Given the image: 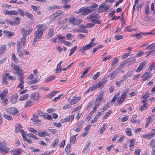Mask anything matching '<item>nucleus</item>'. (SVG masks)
<instances>
[{"label":"nucleus","instance_id":"b1692460","mask_svg":"<svg viewBox=\"0 0 155 155\" xmlns=\"http://www.w3.org/2000/svg\"><path fill=\"white\" fill-rule=\"evenodd\" d=\"M58 92V91H52L47 95L46 97L48 98L51 99Z\"/></svg>","mask_w":155,"mask_h":155},{"label":"nucleus","instance_id":"c9c22d12","mask_svg":"<svg viewBox=\"0 0 155 155\" xmlns=\"http://www.w3.org/2000/svg\"><path fill=\"white\" fill-rule=\"evenodd\" d=\"M147 107V103L144 104H143L140 106V108L139 109V110L141 111H143L144 110H145Z\"/></svg>","mask_w":155,"mask_h":155},{"label":"nucleus","instance_id":"f3484780","mask_svg":"<svg viewBox=\"0 0 155 155\" xmlns=\"http://www.w3.org/2000/svg\"><path fill=\"white\" fill-rule=\"evenodd\" d=\"M100 12H103L106 11L109 9V7L105 4H101L100 6Z\"/></svg>","mask_w":155,"mask_h":155},{"label":"nucleus","instance_id":"dca6fc26","mask_svg":"<svg viewBox=\"0 0 155 155\" xmlns=\"http://www.w3.org/2000/svg\"><path fill=\"white\" fill-rule=\"evenodd\" d=\"M34 102L33 101L29 99L26 101L24 103L25 107H31L34 104Z\"/></svg>","mask_w":155,"mask_h":155},{"label":"nucleus","instance_id":"473e14b6","mask_svg":"<svg viewBox=\"0 0 155 155\" xmlns=\"http://www.w3.org/2000/svg\"><path fill=\"white\" fill-rule=\"evenodd\" d=\"M26 16L31 20H34V16L33 15L28 12H25Z\"/></svg>","mask_w":155,"mask_h":155},{"label":"nucleus","instance_id":"5fc2aeb1","mask_svg":"<svg viewBox=\"0 0 155 155\" xmlns=\"http://www.w3.org/2000/svg\"><path fill=\"white\" fill-rule=\"evenodd\" d=\"M127 63H128V60H126L124 61L122 63L119 65V67L121 68V67H123Z\"/></svg>","mask_w":155,"mask_h":155},{"label":"nucleus","instance_id":"3c124183","mask_svg":"<svg viewBox=\"0 0 155 155\" xmlns=\"http://www.w3.org/2000/svg\"><path fill=\"white\" fill-rule=\"evenodd\" d=\"M135 139H132L130 141V145H129V147H134V144H135Z\"/></svg>","mask_w":155,"mask_h":155},{"label":"nucleus","instance_id":"2eb2a0df","mask_svg":"<svg viewBox=\"0 0 155 155\" xmlns=\"http://www.w3.org/2000/svg\"><path fill=\"white\" fill-rule=\"evenodd\" d=\"M18 96V94L17 93L13 94L11 96V101L12 103L15 104L16 102Z\"/></svg>","mask_w":155,"mask_h":155},{"label":"nucleus","instance_id":"f03ea898","mask_svg":"<svg viewBox=\"0 0 155 155\" xmlns=\"http://www.w3.org/2000/svg\"><path fill=\"white\" fill-rule=\"evenodd\" d=\"M36 28L37 30L35 31L34 33V37L32 42L33 45H35L36 41L41 38L44 31L47 28V26L43 24L37 25Z\"/></svg>","mask_w":155,"mask_h":155},{"label":"nucleus","instance_id":"39448f33","mask_svg":"<svg viewBox=\"0 0 155 155\" xmlns=\"http://www.w3.org/2000/svg\"><path fill=\"white\" fill-rule=\"evenodd\" d=\"M11 67L13 69L16 71V72L14 73V74H16L18 76L24 75L23 71L18 66L15 64L12 63L11 64Z\"/></svg>","mask_w":155,"mask_h":155},{"label":"nucleus","instance_id":"864d4df0","mask_svg":"<svg viewBox=\"0 0 155 155\" xmlns=\"http://www.w3.org/2000/svg\"><path fill=\"white\" fill-rule=\"evenodd\" d=\"M126 60H128V63L130 62L133 64L135 62L136 59L134 58H130L127 59Z\"/></svg>","mask_w":155,"mask_h":155},{"label":"nucleus","instance_id":"7ed1b4c3","mask_svg":"<svg viewBox=\"0 0 155 155\" xmlns=\"http://www.w3.org/2000/svg\"><path fill=\"white\" fill-rule=\"evenodd\" d=\"M98 6L97 4H93L89 7L82 8L80 9L79 11L78 12V13L82 12L84 14L87 15L89 14L91 11H94L95 8H97Z\"/></svg>","mask_w":155,"mask_h":155},{"label":"nucleus","instance_id":"6e6d98bb","mask_svg":"<svg viewBox=\"0 0 155 155\" xmlns=\"http://www.w3.org/2000/svg\"><path fill=\"white\" fill-rule=\"evenodd\" d=\"M44 115L45 117H43V118H46L48 120H50L52 119L51 116L47 113H45Z\"/></svg>","mask_w":155,"mask_h":155},{"label":"nucleus","instance_id":"7c9ffc66","mask_svg":"<svg viewBox=\"0 0 155 155\" xmlns=\"http://www.w3.org/2000/svg\"><path fill=\"white\" fill-rule=\"evenodd\" d=\"M80 99V98L79 97H74L73 99L71 100L70 103L71 105L74 104H76Z\"/></svg>","mask_w":155,"mask_h":155},{"label":"nucleus","instance_id":"9b49d317","mask_svg":"<svg viewBox=\"0 0 155 155\" xmlns=\"http://www.w3.org/2000/svg\"><path fill=\"white\" fill-rule=\"evenodd\" d=\"M4 13L6 15H9L11 16L13 15H17L19 14L18 12L15 10H5Z\"/></svg>","mask_w":155,"mask_h":155},{"label":"nucleus","instance_id":"0e129e2a","mask_svg":"<svg viewBox=\"0 0 155 155\" xmlns=\"http://www.w3.org/2000/svg\"><path fill=\"white\" fill-rule=\"evenodd\" d=\"M123 38V36L120 35H117L115 36V38L117 41L122 39Z\"/></svg>","mask_w":155,"mask_h":155},{"label":"nucleus","instance_id":"5701e85b","mask_svg":"<svg viewBox=\"0 0 155 155\" xmlns=\"http://www.w3.org/2000/svg\"><path fill=\"white\" fill-rule=\"evenodd\" d=\"M7 46L6 45H3L0 47V55L3 54L7 50Z\"/></svg>","mask_w":155,"mask_h":155},{"label":"nucleus","instance_id":"4d7b16f0","mask_svg":"<svg viewBox=\"0 0 155 155\" xmlns=\"http://www.w3.org/2000/svg\"><path fill=\"white\" fill-rule=\"evenodd\" d=\"M94 25L93 23H89L87 24L86 25L85 27L84 26L82 25V26H83L84 28H91V27L94 26Z\"/></svg>","mask_w":155,"mask_h":155},{"label":"nucleus","instance_id":"a19ab883","mask_svg":"<svg viewBox=\"0 0 155 155\" xmlns=\"http://www.w3.org/2000/svg\"><path fill=\"white\" fill-rule=\"evenodd\" d=\"M76 135H74L71 138L70 140V143L71 144H73L75 143L76 138Z\"/></svg>","mask_w":155,"mask_h":155},{"label":"nucleus","instance_id":"ea45409f","mask_svg":"<svg viewBox=\"0 0 155 155\" xmlns=\"http://www.w3.org/2000/svg\"><path fill=\"white\" fill-rule=\"evenodd\" d=\"M30 6L31 7V8L33 9V10L35 12L38 11L40 8V7H39L38 6H35L34 5H30Z\"/></svg>","mask_w":155,"mask_h":155},{"label":"nucleus","instance_id":"58836bf2","mask_svg":"<svg viewBox=\"0 0 155 155\" xmlns=\"http://www.w3.org/2000/svg\"><path fill=\"white\" fill-rule=\"evenodd\" d=\"M155 48V43L145 48L146 50H150Z\"/></svg>","mask_w":155,"mask_h":155},{"label":"nucleus","instance_id":"09e8293b","mask_svg":"<svg viewBox=\"0 0 155 155\" xmlns=\"http://www.w3.org/2000/svg\"><path fill=\"white\" fill-rule=\"evenodd\" d=\"M1 104L3 106H6L7 104V102L8 101V99L7 98L4 99L2 100Z\"/></svg>","mask_w":155,"mask_h":155},{"label":"nucleus","instance_id":"72a5a7b5","mask_svg":"<svg viewBox=\"0 0 155 155\" xmlns=\"http://www.w3.org/2000/svg\"><path fill=\"white\" fill-rule=\"evenodd\" d=\"M12 58L13 60L16 63L18 64V59L16 57L15 54V53L13 52L12 54Z\"/></svg>","mask_w":155,"mask_h":155},{"label":"nucleus","instance_id":"6ab92c4d","mask_svg":"<svg viewBox=\"0 0 155 155\" xmlns=\"http://www.w3.org/2000/svg\"><path fill=\"white\" fill-rule=\"evenodd\" d=\"M50 133H48L46 131H44L38 133V135L40 137H43L45 136H50Z\"/></svg>","mask_w":155,"mask_h":155},{"label":"nucleus","instance_id":"e2e57ef3","mask_svg":"<svg viewBox=\"0 0 155 155\" xmlns=\"http://www.w3.org/2000/svg\"><path fill=\"white\" fill-rule=\"evenodd\" d=\"M98 15L95 14H92L87 16L88 19H90L93 18H97Z\"/></svg>","mask_w":155,"mask_h":155},{"label":"nucleus","instance_id":"0eeeda50","mask_svg":"<svg viewBox=\"0 0 155 155\" xmlns=\"http://www.w3.org/2000/svg\"><path fill=\"white\" fill-rule=\"evenodd\" d=\"M6 112L11 114L13 115H15L18 113V110L16 108L10 107L8 108L6 110Z\"/></svg>","mask_w":155,"mask_h":155},{"label":"nucleus","instance_id":"79ce46f5","mask_svg":"<svg viewBox=\"0 0 155 155\" xmlns=\"http://www.w3.org/2000/svg\"><path fill=\"white\" fill-rule=\"evenodd\" d=\"M6 79L7 78L6 77H3L2 81V84L6 85H8V82L7 81Z\"/></svg>","mask_w":155,"mask_h":155},{"label":"nucleus","instance_id":"a211bd4d","mask_svg":"<svg viewBox=\"0 0 155 155\" xmlns=\"http://www.w3.org/2000/svg\"><path fill=\"white\" fill-rule=\"evenodd\" d=\"M147 63V62L146 61H143L141 63L137 70H136V71L137 72H139L143 70V68L144 66H145Z\"/></svg>","mask_w":155,"mask_h":155},{"label":"nucleus","instance_id":"412c9836","mask_svg":"<svg viewBox=\"0 0 155 155\" xmlns=\"http://www.w3.org/2000/svg\"><path fill=\"white\" fill-rule=\"evenodd\" d=\"M69 23L74 25H77L76 19L74 17H71L69 19Z\"/></svg>","mask_w":155,"mask_h":155},{"label":"nucleus","instance_id":"de8ad7c7","mask_svg":"<svg viewBox=\"0 0 155 155\" xmlns=\"http://www.w3.org/2000/svg\"><path fill=\"white\" fill-rule=\"evenodd\" d=\"M74 115H71L70 116L68 117L67 118H66V119L67 120V121L70 122L72 121L74 118Z\"/></svg>","mask_w":155,"mask_h":155},{"label":"nucleus","instance_id":"69168bd1","mask_svg":"<svg viewBox=\"0 0 155 155\" xmlns=\"http://www.w3.org/2000/svg\"><path fill=\"white\" fill-rule=\"evenodd\" d=\"M70 144H68L67 145L65 149V152L67 153H68L70 150Z\"/></svg>","mask_w":155,"mask_h":155},{"label":"nucleus","instance_id":"f8f14e48","mask_svg":"<svg viewBox=\"0 0 155 155\" xmlns=\"http://www.w3.org/2000/svg\"><path fill=\"white\" fill-rule=\"evenodd\" d=\"M39 94L38 93H35L32 94L30 96L31 100L33 101L34 102L38 100L39 99Z\"/></svg>","mask_w":155,"mask_h":155},{"label":"nucleus","instance_id":"2f4dec72","mask_svg":"<svg viewBox=\"0 0 155 155\" xmlns=\"http://www.w3.org/2000/svg\"><path fill=\"white\" fill-rule=\"evenodd\" d=\"M55 77L54 76V75H50L48 78H45V82H48L50 81H51L54 79Z\"/></svg>","mask_w":155,"mask_h":155},{"label":"nucleus","instance_id":"e433bc0d","mask_svg":"<svg viewBox=\"0 0 155 155\" xmlns=\"http://www.w3.org/2000/svg\"><path fill=\"white\" fill-rule=\"evenodd\" d=\"M149 146L152 148V149L155 147V139H153L150 141Z\"/></svg>","mask_w":155,"mask_h":155},{"label":"nucleus","instance_id":"ddd939ff","mask_svg":"<svg viewBox=\"0 0 155 155\" xmlns=\"http://www.w3.org/2000/svg\"><path fill=\"white\" fill-rule=\"evenodd\" d=\"M8 89L5 88L3 91L2 92L0 93V98L1 100H3L7 95L8 93Z\"/></svg>","mask_w":155,"mask_h":155},{"label":"nucleus","instance_id":"f704fd0d","mask_svg":"<svg viewBox=\"0 0 155 155\" xmlns=\"http://www.w3.org/2000/svg\"><path fill=\"white\" fill-rule=\"evenodd\" d=\"M3 116L5 119L8 120H13V118L10 115L4 114H3Z\"/></svg>","mask_w":155,"mask_h":155},{"label":"nucleus","instance_id":"4468645a","mask_svg":"<svg viewBox=\"0 0 155 155\" xmlns=\"http://www.w3.org/2000/svg\"><path fill=\"white\" fill-rule=\"evenodd\" d=\"M13 21H11L10 24L11 25H18L20 23V18L18 17H15L13 19Z\"/></svg>","mask_w":155,"mask_h":155},{"label":"nucleus","instance_id":"052dcab7","mask_svg":"<svg viewBox=\"0 0 155 155\" xmlns=\"http://www.w3.org/2000/svg\"><path fill=\"white\" fill-rule=\"evenodd\" d=\"M110 104L109 103H107L106 105H104V106L103 107L102 109V111H103V112L104 111H105L107 109L110 107Z\"/></svg>","mask_w":155,"mask_h":155},{"label":"nucleus","instance_id":"774afa93","mask_svg":"<svg viewBox=\"0 0 155 155\" xmlns=\"http://www.w3.org/2000/svg\"><path fill=\"white\" fill-rule=\"evenodd\" d=\"M91 21L92 23H94L95 24L97 23L99 24L101 22V21L96 19H92Z\"/></svg>","mask_w":155,"mask_h":155},{"label":"nucleus","instance_id":"338daca9","mask_svg":"<svg viewBox=\"0 0 155 155\" xmlns=\"http://www.w3.org/2000/svg\"><path fill=\"white\" fill-rule=\"evenodd\" d=\"M18 13L20 15L22 16H24L25 15L24 12L23 10L21 9H18Z\"/></svg>","mask_w":155,"mask_h":155},{"label":"nucleus","instance_id":"c03bdc74","mask_svg":"<svg viewBox=\"0 0 155 155\" xmlns=\"http://www.w3.org/2000/svg\"><path fill=\"white\" fill-rule=\"evenodd\" d=\"M37 113L38 115H39L41 116L42 117H45L44 114L45 113H43V112L40 110H37Z\"/></svg>","mask_w":155,"mask_h":155},{"label":"nucleus","instance_id":"1a4fd4ad","mask_svg":"<svg viewBox=\"0 0 155 155\" xmlns=\"http://www.w3.org/2000/svg\"><path fill=\"white\" fill-rule=\"evenodd\" d=\"M11 153L16 155H20L23 152V150L20 148L17 149H14L10 151Z\"/></svg>","mask_w":155,"mask_h":155},{"label":"nucleus","instance_id":"f257e3e1","mask_svg":"<svg viewBox=\"0 0 155 155\" xmlns=\"http://www.w3.org/2000/svg\"><path fill=\"white\" fill-rule=\"evenodd\" d=\"M21 32L22 36V38L21 40V43L19 41L17 44V52L18 54L19 57L20 58H23V54L22 52V47L23 48H25L26 43V37L27 35V30L23 28L21 29Z\"/></svg>","mask_w":155,"mask_h":155},{"label":"nucleus","instance_id":"cd10ccee","mask_svg":"<svg viewBox=\"0 0 155 155\" xmlns=\"http://www.w3.org/2000/svg\"><path fill=\"white\" fill-rule=\"evenodd\" d=\"M54 33V28H52L48 30L47 36L48 38H51L53 35Z\"/></svg>","mask_w":155,"mask_h":155},{"label":"nucleus","instance_id":"423d86ee","mask_svg":"<svg viewBox=\"0 0 155 155\" xmlns=\"http://www.w3.org/2000/svg\"><path fill=\"white\" fill-rule=\"evenodd\" d=\"M9 148L6 146V143L2 142L0 144V152L2 153H7L8 152Z\"/></svg>","mask_w":155,"mask_h":155},{"label":"nucleus","instance_id":"9d476101","mask_svg":"<svg viewBox=\"0 0 155 155\" xmlns=\"http://www.w3.org/2000/svg\"><path fill=\"white\" fill-rule=\"evenodd\" d=\"M152 75L150 74V72H145L141 76V78L143 79L141 80L143 82L147 79L150 78L151 77Z\"/></svg>","mask_w":155,"mask_h":155},{"label":"nucleus","instance_id":"49530a36","mask_svg":"<svg viewBox=\"0 0 155 155\" xmlns=\"http://www.w3.org/2000/svg\"><path fill=\"white\" fill-rule=\"evenodd\" d=\"M111 112H112L111 110H109L108 112H106L105 115L103 117V119H106L111 114Z\"/></svg>","mask_w":155,"mask_h":155},{"label":"nucleus","instance_id":"6e6552de","mask_svg":"<svg viewBox=\"0 0 155 155\" xmlns=\"http://www.w3.org/2000/svg\"><path fill=\"white\" fill-rule=\"evenodd\" d=\"M19 78L18 79L20 82L17 86V88H20L21 90H22L24 89V80L25 78V77L24 75L19 76Z\"/></svg>","mask_w":155,"mask_h":155},{"label":"nucleus","instance_id":"20e7f679","mask_svg":"<svg viewBox=\"0 0 155 155\" xmlns=\"http://www.w3.org/2000/svg\"><path fill=\"white\" fill-rule=\"evenodd\" d=\"M128 91L129 90L128 89H126L125 91L123 92L121 96L118 98V101L115 103L114 105L115 106H117L120 104L124 101L125 97Z\"/></svg>","mask_w":155,"mask_h":155},{"label":"nucleus","instance_id":"13d9d810","mask_svg":"<svg viewBox=\"0 0 155 155\" xmlns=\"http://www.w3.org/2000/svg\"><path fill=\"white\" fill-rule=\"evenodd\" d=\"M155 52V50L153 49L151 51L146 52L145 54H146V57H147L149 55L151 54H153Z\"/></svg>","mask_w":155,"mask_h":155},{"label":"nucleus","instance_id":"680f3d73","mask_svg":"<svg viewBox=\"0 0 155 155\" xmlns=\"http://www.w3.org/2000/svg\"><path fill=\"white\" fill-rule=\"evenodd\" d=\"M76 48V46H74L71 48L69 54V56H71L74 53Z\"/></svg>","mask_w":155,"mask_h":155},{"label":"nucleus","instance_id":"8fccbe9b","mask_svg":"<svg viewBox=\"0 0 155 155\" xmlns=\"http://www.w3.org/2000/svg\"><path fill=\"white\" fill-rule=\"evenodd\" d=\"M98 88L97 84L92 85L90 87V89H91V91H95L96 89Z\"/></svg>","mask_w":155,"mask_h":155},{"label":"nucleus","instance_id":"393cba45","mask_svg":"<svg viewBox=\"0 0 155 155\" xmlns=\"http://www.w3.org/2000/svg\"><path fill=\"white\" fill-rule=\"evenodd\" d=\"M22 128V126L20 124H18L17 125L15 126V133H17L19 132H20L21 129V128Z\"/></svg>","mask_w":155,"mask_h":155},{"label":"nucleus","instance_id":"a878e982","mask_svg":"<svg viewBox=\"0 0 155 155\" xmlns=\"http://www.w3.org/2000/svg\"><path fill=\"white\" fill-rule=\"evenodd\" d=\"M120 72V71H119L117 70H116L114 71L113 73L110 74V79L112 80L114 79L115 78V76L119 74Z\"/></svg>","mask_w":155,"mask_h":155},{"label":"nucleus","instance_id":"c756f323","mask_svg":"<svg viewBox=\"0 0 155 155\" xmlns=\"http://www.w3.org/2000/svg\"><path fill=\"white\" fill-rule=\"evenodd\" d=\"M91 48L90 45H87L85 46H83L81 49L79 50V51L81 52H83L84 51L88 50Z\"/></svg>","mask_w":155,"mask_h":155},{"label":"nucleus","instance_id":"603ef678","mask_svg":"<svg viewBox=\"0 0 155 155\" xmlns=\"http://www.w3.org/2000/svg\"><path fill=\"white\" fill-rule=\"evenodd\" d=\"M101 102L98 101H96L94 103V110H95L98 107V106L100 105Z\"/></svg>","mask_w":155,"mask_h":155},{"label":"nucleus","instance_id":"4c0bfd02","mask_svg":"<svg viewBox=\"0 0 155 155\" xmlns=\"http://www.w3.org/2000/svg\"><path fill=\"white\" fill-rule=\"evenodd\" d=\"M145 13L146 15H148L150 13L149 5V4H147L146 5Z\"/></svg>","mask_w":155,"mask_h":155},{"label":"nucleus","instance_id":"37998d69","mask_svg":"<svg viewBox=\"0 0 155 155\" xmlns=\"http://www.w3.org/2000/svg\"><path fill=\"white\" fill-rule=\"evenodd\" d=\"M103 95V93H101L99 96L96 98V101L101 102V100L102 99V97Z\"/></svg>","mask_w":155,"mask_h":155},{"label":"nucleus","instance_id":"bb28decb","mask_svg":"<svg viewBox=\"0 0 155 155\" xmlns=\"http://www.w3.org/2000/svg\"><path fill=\"white\" fill-rule=\"evenodd\" d=\"M154 135V133H151L149 134H146L143 135L142 136L144 138H146L147 139H150L153 137Z\"/></svg>","mask_w":155,"mask_h":155},{"label":"nucleus","instance_id":"aec40b11","mask_svg":"<svg viewBox=\"0 0 155 155\" xmlns=\"http://www.w3.org/2000/svg\"><path fill=\"white\" fill-rule=\"evenodd\" d=\"M28 94H23L20 96L19 98V100L20 101H24L27 100L29 97Z\"/></svg>","mask_w":155,"mask_h":155},{"label":"nucleus","instance_id":"a18cd8bd","mask_svg":"<svg viewBox=\"0 0 155 155\" xmlns=\"http://www.w3.org/2000/svg\"><path fill=\"white\" fill-rule=\"evenodd\" d=\"M20 132V133H21V136L22 137L23 139L24 140H25V139H26V132H25L23 130H21Z\"/></svg>","mask_w":155,"mask_h":155},{"label":"nucleus","instance_id":"bf43d9fd","mask_svg":"<svg viewBox=\"0 0 155 155\" xmlns=\"http://www.w3.org/2000/svg\"><path fill=\"white\" fill-rule=\"evenodd\" d=\"M38 82V80L36 79H35L33 80L29 81L28 83L29 84L31 85L37 83Z\"/></svg>","mask_w":155,"mask_h":155},{"label":"nucleus","instance_id":"4be33fe9","mask_svg":"<svg viewBox=\"0 0 155 155\" xmlns=\"http://www.w3.org/2000/svg\"><path fill=\"white\" fill-rule=\"evenodd\" d=\"M5 35L7 37H11L15 35V34L13 32H12L7 30H5L3 31Z\"/></svg>","mask_w":155,"mask_h":155},{"label":"nucleus","instance_id":"c85d7f7f","mask_svg":"<svg viewBox=\"0 0 155 155\" xmlns=\"http://www.w3.org/2000/svg\"><path fill=\"white\" fill-rule=\"evenodd\" d=\"M107 80L104 79L99 81L97 84L98 88L103 87L106 83Z\"/></svg>","mask_w":155,"mask_h":155}]
</instances>
